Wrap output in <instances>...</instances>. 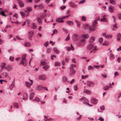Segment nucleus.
<instances>
[{
    "label": "nucleus",
    "instance_id": "obj_1",
    "mask_svg": "<svg viewBox=\"0 0 121 121\" xmlns=\"http://www.w3.org/2000/svg\"><path fill=\"white\" fill-rule=\"evenodd\" d=\"M26 54L23 55L22 57V60L20 62V64L24 66H26L27 63V62L26 59Z\"/></svg>",
    "mask_w": 121,
    "mask_h": 121
},
{
    "label": "nucleus",
    "instance_id": "obj_2",
    "mask_svg": "<svg viewBox=\"0 0 121 121\" xmlns=\"http://www.w3.org/2000/svg\"><path fill=\"white\" fill-rule=\"evenodd\" d=\"M76 72V71L73 68H70L69 75L70 76H74Z\"/></svg>",
    "mask_w": 121,
    "mask_h": 121
},
{
    "label": "nucleus",
    "instance_id": "obj_3",
    "mask_svg": "<svg viewBox=\"0 0 121 121\" xmlns=\"http://www.w3.org/2000/svg\"><path fill=\"white\" fill-rule=\"evenodd\" d=\"M30 81V83L27 82L26 81V86L27 87H30L31 85H32L33 83V80L30 79L29 80Z\"/></svg>",
    "mask_w": 121,
    "mask_h": 121
},
{
    "label": "nucleus",
    "instance_id": "obj_4",
    "mask_svg": "<svg viewBox=\"0 0 121 121\" xmlns=\"http://www.w3.org/2000/svg\"><path fill=\"white\" fill-rule=\"evenodd\" d=\"M79 36L77 34H74L73 35V39L74 41H76L79 39Z\"/></svg>",
    "mask_w": 121,
    "mask_h": 121
},
{
    "label": "nucleus",
    "instance_id": "obj_5",
    "mask_svg": "<svg viewBox=\"0 0 121 121\" xmlns=\"http://www.w3.org/2000/svg\"><path fill=\"white\" fill-rule=\"evenodd\" d=\"M5 68L8 71H10L13 70V68L12 65H8L5 67Z\"/></svg>",
    "mask_w": 121,
    "mask_h": 121
},
{
    "label": "nucleus",
    "instance_id": "obj_6",
    "mask_svg": "<svg viewBox=\"0 0 121 121\" xmlns=\"http://www.w3.org/2000/svg\"><path fill=\"white\" fill-rule=\"evenodd\" d=\"M94 45L92 44H89L87 47V49L88 50H90L93 49L94 48Z\"/></svg>",
    "mask_w": 121,
    "mask_h": 121
},
{
    "label": "nucleus",
    "instance_id": "obj_7",
    "mask_svg": "<svg viewBox=\"0 0 121 121\" xmlns=\"http://www.w3.org/2000/svg\"><path fill=\"white\" fill-rule=\"evenodd\" d=\"M17 1L20 7H22L24 6V3L21 0H17Z\"/></svg>",
    "mask_w": 121,
    "mask_h": 121
},
{
    "label": "nucleus",
    "instance_id": "obj_8",
    "mask_svg": "<svg viewBox=\"0 0 121 121\" xmlns=\"http://www.w3.org/2000/svg\"><path fill=\"white\" fill-rule=\"evenodd\" d=\"M63 19H62V18H58L56 19V21L58 22H64V21L63 20Z\"/></svg>",
    "mask_w": 121,
    "mask_h": 121
},
{
    "label": "nucleus",
    "instance_id": "obj_9",
    "mask_svg": "<svg viewBox=\"0 0 121 121\" xmlns=\"http://www.w3.org/2000/svg\"><path fill=\"white\" fill-rule=\"evenodd\" d=\"M2 74L5 77L8 78H9V74L7 72H4L2 73Z\"/></svg>",
    "mask_w": 121,
    "mask_h": 121
},
{
    "label": "nucleus",
    "instance_id": "obj_10",
    "mask_svg": "<svg viewBox=\"0 0 121 121\" xmlns=\"http://www.w3.org/2000/svg\"><path fill=\"white\" fill-rule=\"evenodd\" d=\"M79 99L80 101H82L83 100V102H85L87 103V102H89L88 100L85 97L82 98L81 99Z\"/></svg>",
    "mask_w": 121,
    "mask_h": 121
},
{
    "label": "nucleus",
    "instance_id": "obj_11",
    "mask_svg": "<svg viewBox=\"0 0 121 121\" xmlns=\"http://www.w3.org/2000/svg\"><path fill=\"white\" fill-rule=\"evenodd\" d=\"M39 79L43 80H45L46 79L45 76L43 75H42L39 76Z\"/></svg>",
    "mask_w": 121,
    "mask_h": 121
},
{
    "label": "nucleus",
    "instance_id": "obj_12",
    "mask_svg": "<svg viewBox=\"0 0 121 121\" xmlns=\"http://www.w3.org/2000/svg\"><path fill=\"white\" fill-rule=\"evenodd\" d=\"M97 100L95 98H94L91 100V101L92 103L94 104H96L97 103Z\"/></svg>",
    "mask_w": 121,
    "mask_h": 121
},
{
    "label": "nucleus",
    "instance_id": "obj_13",
    "mask_svg": "<svg viewBox=\"0 0 121 121\" xmlns=\"http://www.w3.org/2000/svg\"><path fill=\"white\" fill-rule=\"evenodd\" d=\"M36 89L37 90L40 91L42 90V86L40 85H38L36 87Z\"/></svg>",
    "mask_w": 121,
    "mask_h": 121
},
{
    "label": "nucleus",
    "instance_id": "obj_14",
    "mask_svg": "<svg viewBox=\"0 0 121 121\" xmlns=\"http://www.w3.org/2000/svg\"><path fill=\"white\" fill-rule=\"evenodd\" d=\"M121 36V35L120 33L118 34L117 36V40L118 41H119Z\"/></svg>",
    "mask_w": 121,
    "mask_h": 121
},
{
    "label": "nucleus",
    "instance_id": "obj_15",
    "mask_svg": "<svg viewBox=\"0 0 121 121\" xmlns=\"http://www.w3.org/2000/svg\"><path fill=\"white\" fill-rule=\"evenodd\" d=\"M15 83L14 82H13L9 86V88L10 89L13 88L14 87Z\"/></svg>",
    "mask_w": 121,
    "mask_h": 121
},
{
    "label": "nucleus",
    "instance_id": "obj_16",
    "mask_svg": "<svg viewBox=\"0 0 121 121\" xmlns=\"http://www.w3.org/2000/svg\"><path fill=\"white\" fill-rule=\"evenodd\" d=\"M70 6L72 8H75L77 7V5L74 3H71Z\"/></svg>",
    "mask_w": 121,
    "mask_h": 121
},
{
    "label": "nucleus",
    "instance_id": "obj_17",
    "mask_svg": "<svg viewBox=\"0 0 121 121\" xmlns=\"http://www.w3.org/2000/svg\"><path fill=\"white\" fill-rule=\"evenodd\" d=\"M95 38L94 37H92L90 39L89 42L90 43H92L95 40Z\"/></svg>",
    "mask_w": 121,
    "mask_h": 121
},
{
    "label": "nucleus",
    "instance_id": "obj_18",
    "mask_svg": "<svg viewBox=\"0 0 121 121\" xmlns=\"http://www.w3.org/2000/svg\"><path fill=\"white\" fill-rule=\"evenodd\" d=\"M35 95V94L34 92H32L30 94L29 96L30 99H32L34 97Z\"/></svg>",
    "mask_w": 121,
    "mask_h": 121
},
{
    "label": "nucleus",
    "instance_id": "obj_19",
    "mask_svg": "<svg viewBox=\"0 0 121 121\" xmlns=\"http://www.w3.org/2000/svg\"><path fill=\"white\" fill-rule=\"evenodd\" d=\"M83 93H85L86 94H90V92L88 90H85L83 92Z\"/></svg>",
    "mask_w": 121,
    "mask_h": 121
},
{
    "label": "nucleus",
    "instance_id": "obj_20",
    "mask_svg": "<svg viewBox=\"0 0 121 121\" xmlns=\"http://www.w3.org/2000/svg\"><path fill=\"white\" fill-rule=\"evenodd\" d=\"M92 84H94V83L92 81H88L87 82V84L89 86H90Z\"/></svg>",
    "mask_w": 121,
    "mask_h": 121
},
{
    "label": "nucleus",
    "instance_id": "obj_21",
    "mask_svg": "<svg viewBox=\"0 0 121 121\" xmlns=\"http://www.w3.org/2000/svg\"><path fill=\"white\" fill-rule=\"evenodd\" d=\"M36 19L37 20L39 24H41L42 23V21L41 19L39 17H38Z\"/></svg>",
    "mask_w": 121,
    "mask_h": 121
},
{
    "label": "nucleus",
    "instance_id": "obj_22",
    "mask_svg": "<svg viewBox=\"0 0 121 121\" xmlns=\"http://www.w3.org/2000/svg\"><path fill=\"white\" fill-rule=\"evenodd\" d=\"M53 50L54 52L57 54H59V51L58 50L57 48H53Z\"/></svg>",
    "mask_w": 121,
    "mask_h": 121
},
{
    "label": "nucleus",
    "instance_id": "obj_23",
    "mask_svg": "<svg viewBox=\"0 0 121 121\" xmlns=\"http://www.w3.org/2000/svg\"><path fill=\"white\" fill-rule=\"evenodd\" d=\"M109 43V42L108 41H106L104 42V43L102 44V45H103L107 46L108 45Z\"/></svg>",
    "mask_w": 121,
    "mask_h": 121
},
{
    "label": "nucleus",
    "instance_id": "obj_24",
    "mask_svg": "<svg viewBox=\"0 0 121 121\" xmlns=\"http://www.w3.org/2000/svg\"><path fill=\"white\" fill-rule=\"evenodd\" d=\"M89 30L91 31H93L95 30V28L93 27H90L89 29Z\"/></svg>",
    "mask_w": 121,
    "mask_h": 121
},
{
    "label": "nucleus",
    "instance_id": "obj_25",
    "mask_svg": "<svg viewBox=\"0 0 121 121\" xmlns=\"http://www.w3.org/2000/svg\"><path fill=\"white\" fill-rule=\"evenodd\" d=\"M109 11L110 13H112L114 12L113 9L112 7V6H110L109 8Z\"/></svg>",
    "mask_w": 121,
    "mask_h": 121
},
{
    "label": "nucleus",
    "instance_id": "obj_26",
    "mask_svg": "<svg viewBox=\"0 0 121 121\" xmlns=\"http://www.w3.org/2000/svg\"><path fill=\"white\" fill-rule=\"evenodd\" d=\"M66 23L69 25H73V22L71 21H67L66 22Z\"/></svg>",
    "mask_w": 121,
    "mask_h": 121
},
{
    "label": "nucleus",
    "instance_id": "obj_27",
    "mask_svg": "<svg viewBox=\"0 0 121 121\" xmlns=\"http://www.w3.org/2000/svg\"><path fill=\"white\" fill-rule=\"evenodd\" d=\"M32 26L31 28H33L34 29H35L36 28V26L35 25V24L34 23H32Z\"/></svg>",
    "mask_w": 121,
    "mask_h": 121
},
{
    "label": "nucleus",
    "instance_id": "obj_28",
    "mask_svg": "<svg viewBox=\"0 0 121 121\" xmlns=\"http://www.w3.org/2000/svg\"><path fill=\"white\" fill-rule=\"evenodd\" d=\"M110 3L112 4H115V2L114 0H109Z\"/></svg>",
    "mask_w": 121,
    "mask_h": 121
},
{
    "label": "nucleus",
    "instance_id": "obj_29",
    "mask_svg": "<svg viewBox=\"0 0 121 121\" xmlns=\"http://www.w3.org/2000/svg\"><path fill=\"white\" fill-rule=\"evenodd\" d=\"M25 45L26 46L30 47V44L29 42H27L25 43Z\"/></svg>",
    "mask_w": 121,
    "mask_h": 121
},
{
    "label": "nucleus",
    "instance_id": "obj_30",
    "mask_svg": "<svg viewBox=\"0 0 121 121\" xmlns=\"http://www.w3.org/2000/svg\"><path fill=\"white\" fill-rule=\"evenodd\" d=\"M100 21L101 22H106L107 20L106 18L104 17L101 19Z\"/></svg>",
    "mask_w": 121,
    "mask_h": 121
},
{
    "label": "nucleus",
    "instance_id": "obj_31",
    "mask_svg": "<svg viewBox=\"0 0 121 121\" xmlns=\"http://www.w3.org/2000/svg\"><path fill=\"white\" fill-rule=\"evenodd\" d=\"M20 13L22 16V17L24 18L25 17V14L22 11H21L20 12Z\"/></svg>",
    "mask_w": 121,
    "mask_h": 121
},
{
    "label": "nucleus",
    "instance_id": "obj_32",
    "mask_svg": "<svg viewBox=\"0 0 121 121\" xmlns=\"http://www.w3.org/2000/svg\"><path fill=\"white\" fill-rule=\"evenodd\" d=\"M49 66L48 65H47L43 67V69H45L46 70H47V69H48L49 68Z\"/></svg>",
    "mask_w": 121,
    "mask_h": 121
},
{
    "label": "nucleus",
    "instance_id": "obj_33",
    "mask_svg": "<svg viewBox=\"0 0 121 121\" xmlns=\"http://www.w3.org/2000/svg\"><path fill=\"white\" fill-rule=\"evenodd\" d=\"M109 88V86H105L103 87L104 90H108Z\"/></svg>",
    "mask_w": 121,
    "mask_h": 121
},
{
    "label": "nucleus",
    "instance_id": "obj_34",
    "mask_svg": "<svg viewBox=\"0 0 121 121\" xmlns=\"http://www.w3.org/2000/svg\"><path fill=\"white\" fill-rule=\"evenodd\" d=\"M62 79L64 82H66L67 80V79L65 76H64L63 77Z\"/></svg>",
    "mask_w": 121,
    "mask_h": 121
},
{
    "label": "nucleus",
    "instance_id": "obj_35",
    "mask_svg": "<svg viewBox=\"0 0 121 121\" xmlns=\"http://www.w3.org/2000/svg\"><path fill=\"white\" fill-rule=\"evenodd\" d=\"M86 20V18L84 16H82V20L83 21H85Z\"/></svg>",
    "mask_w": 121,
    "mask_h": 121
},
{
    "label": "nucleus",
    "instance_id": "obj_36",
    "mask_svg": "<svg viewBox=\"0 0 121 121\" xmlns=\"http://www.w3.org/2000/svg\"><path fill=\"white\" fill-rule=\"evenodd\" d=\"M40 17L42 18H43L46 16V15L43 13H41L40 14Z\"/></svg>",
    "mask_w": 121,
    "mask_h": 121
},
{
    "label": "nucleus",
    "instance_id": "obj_37",
    "mask_svg": "<svg viewBox=\"0 0 121 121\" xmlns=\"http://www.w3.org/2000/svg\"><path fill=\"white\" fill-rule=\"evenodd\" d=\"M14 105L16 108H18V105L16 103H14Z\"/></svg>",
    "mask_w": 121,
    "mask_h": 121
},
{
    "label": "nucleus",
    "instance_id": "obj_38",
    "mask_svg": "<svg viewBox=\"0 0 121 121\" xmlns=\"http://www.w3.org/2000/svg\"><path fill=\"white\" fill-rule=\"evenodd\" d=\"M4 11H1L0 12V14L3 16H6V15L4 14Z\"/></svg>",
    "mask_w": 121,
    "mask_h": 121
},
{
    "label": "nucleus",
    "instance_id": "obj_39",
    "mask_svg": "<svg viewBox=\"0 0 121 121\" xmlns=\"http://www.w3.org/2000/svg\"><path fill=\"white\" fill-rule=\"evenodd\" d=\"M35 100V101L38 102L40 101V99L39 98L37 97H36L35 98V100Z\"/></svg>",
    "mask_w": 121,
    "mask_h": 121
},
{
    "label": "nucleus",
    "instance_id": "obj_40",
    "mask_svg": "<svg viewBox=\"0 0 121 121\" xmlns=\"http://www.w3.org/2000/svg\"><path fill=\"white\" fill-rule=\"evenodd\" d=\"M46 65V63L44 61H42L41 62L40 65L42 66L45 65Z\"/></svg>",
    "mask_w": 121,
    "mask_h": 121
},
{
    "label": "nucleus",
    "instance_id": "obj_41",
    "mask_svg": "<svg viewBox=\"0 0 121 121\" xmlns=\"http://www.w3.org/2000/svg\"><path fill=\"white\" fill-rule=\"evenodd\" d=\"M77 117L76 118L77 120H80L82 117V116L81 115H80L78 117Z\"/></svg>",
    "mask_w": 121,
    "mask_h": 121
},
{
    "label": "nucleus",
    "instance_id": "obj_42",
    "mask_svg": "<svg viewBox=\"0 0 121 121\" xmlns=\"http://www.w3.org/2000/svg\"><path fill=\"white\" fill-rule=\"evenodd\" d=\"M58 30L56 29H54L53 30V33L54 34H56L57 33Z\"/></svg>",
    "mask_w": 121,
    "mask_h": 121
},
{
    "label": "nucleus",
    "instance_id": "obj_43",
    "mask_svg": "<svg viewBox=\"0 0 121 121\" xmlns=\"http://www.w3.org/2000/svg\"><path fill=\"white\" fill-rule=\"evenodd\" d=\"M88 77V76L87 75H86L85 76H84L83 75H82V79H84L86 78H87Z\"/></svg>",
    "mask_w": 121,
    "mask_h": 121
},
{
    "label": "nucleus",
    "instance_id": "obj_44",
    "mask_svg": "<svg viewBox=\"0 0 121 121\" xmlns=\"http://www.w3.org/2000/svg\"><path fill=\"white\" fill-rule=\"evenodd\" d=\"M2 66L1 67V69H3L5 67V66L6 65V63L3 62L2 63Z\"/></svg>",
    "mask_w": 121,
    "mask_h": 121
},
{
    "label": "nucleus",
    "instance_id": "obj_45",
    "mask_svg": "<svg viewBox=\"0 0 121 121\" xmlns=\"http://www.w3.org/2000/svg\"><path fill=\"white\" fill-rule=\"evenodd\" d=\"M97 21L96 20H95L94 22L92 23V25L93 26L95 25L97 23Z\"/></svg>",
    "mask_w": 121,
    "mask_h": 121
},
{
    "label": "nucleus",
    "instance_id": "obj_46",
    "mask_svg": "<svg viewBox=\"0 0 121 121\" xmlns=\"http://www.w3.org/2000/svg\"><path fill=\"white\" fill-rule=\"evenodd\" d=\"M27 9L28 11L29 12H30L32 10V9L30 7H27Z\"/></svg>",
    "mask_w": 121,
    "mask_h": 121
},
{
    "label": "nucleus",
    "instance_id": "obj_47",
    "mask_svg": "<svg viewBox=\"0 0 121 121\" xmlns=\"http://www.w3.org/2000/svg\"><path fill=\"white\" fill-rule=\"evenodd\" d=\"M70 16V15L69 14L67 16H63V17H62V19H64L65 18H66Z\"/></svg>",
    "mask_w": 121,
    "mask_h": 121
},
{
    "label": "nucleus",
    "instance_id": "obj_48",
    "mask_svg": "<svg viewBox=\"0 0 121 121\" xmlns=\"http://www.w3.org/2000/svg\"><path fill=\"white\" fill-rule=\"evenodd\" d=\"M14 59V57L13 56H10L9 57V60L11 61H13Z\"/></svg>",
    "mask_w": 121,
    "mask_h": 121
},
{
    "label": "nucleus",
    "instance_id": "obj_49",
    "mask_svg": "<svg viewBox=\"0 0 121 121\" xmlns=\"http://www.w3.org/2000/svg\"><path fill=\"white\" fill-rule=\"evenodd\" d=\"M60 63L59 62H56L55 63V66H59L60 65Z\"/></svg>",
    "mask_w": 121,
    "mask_h": 121
},
{
    "label": "nucleus",
    "instance_id": "obj_50",
    "mask_svg": "<svg viewBox=\"0 0 121 121\" xmlns=\"http://www.w3.org/2000/svg\"><path fill=\"white\" fill-rule=\"evenodd\" d=\"M86 1V0H83L80 1L79 3V4H82L84 2H85Z\"/></svg>",
    "mask_w": 121,
    "mask_h": 121
},
{
    "label": "nucleus",
    "instance_id": "obj_51",
    "mask_svg": "<svg viewBox=\"0 0 121 121\" xmlns=\"http://www.w3.org/2000/svg\"><path fill=\"white\" fill-rule=\"evenodd\" d=\"M83 37L84 38H87L89 37V36L88 34H85L83 35Z\"/></svg>",
    "mask_w": 121,
    "mask_h": 121
},
{
    "label": "nucleus",
    "instance_id": "obj_52",
    "mask_svg": "<svg viewBox=\"0 0 121 121\" xmlns=\"http://www.w3.org/2000/svg\"><path fill=\"white\" fill-rule=\"evenodd\" d=\"M76 67V66L75 65H72L70 66V68H75Z\"/></svg>",
    "mask_w": 121,
    "mask_h": 121
},
{
    "label": "nucleus",
    "instance_id": "obj_53",
    "mask_svg": "<svg viewBox=\"0 0 121 121\" xmlns=\"http://www.w3.org/2000/svg\"><path fill=\"white\" fill-rule=\"evenodd\" d=\"M34 33V32L32 31H31V33L30 35L29 36L30 37H32Z\"/></svg>",
    "mask_w": 121,
    "mask_h": 121
},
{
    "label": "nucleus",
    "instance_id": "obj_54",
    "mask_svg": "<svg viewBox=\"0 0 121 121\" xmlns=\"http://www.w3.org/2000/svg\"><path fill=\"white\" fill-rule=\"evenodd\" d=\"M100 108L101 110H104L105 109V107L104 105L100 107Z\"/></svg>",
    "mask_w": 121,
    "mask_h": 121
},
{
    "label": "nucleus",
    "instance_id": "obj_55",
    "mask_svg": "<svg viewBox=\"0 0 121 121\" xmlns=\"http://www.w3.org/2000/svg\"><path fill=\"white\" fill-rule=\"evenodd\" d=\"M83 104H84L85 105H89L90 106H92V104H90L85 102H83Z\"/></svg>",
    "mask_w": 121,
    "mask_h": 121
},
{
    "label": "nucleus",
    "instance_id": "obj_56",
    "mask_svg": "<svg viewBox=\"0 0 121 121\" xmlns=\"http://www.w3.org/2000/svg\"><path fill=\"white\" fill-rule=\"evenodd\" d=\"M118 18L120 20L121 19V13H119L118 15Z\"/></svg>",
    "mask_w": 121,
    "mask_h": 121
},
{
    "label": "nucleus",
    "instance_id": "obj_57",
    "mask_svg": "<svg viewBox=\"0 0 121 121\" xmlns=\"http://www.w3.org/2000/svg\"><path fill=\"white\" fill-rule=\"evenodd\" d=\"M13 16L16 18H17L18 17V16L16 13H15Z\"/></svg>",
    "mask_w": 121,
    "mask_h": 121
},
{
    "label": "nucleus",
    "instance_id": "obj_58",
    "mask_svg": "<svg viewBox=\"0 0 121 121\" xmlns=\"http://www.w3.org/2000/svg\"><path fill=\"white\" fill-rule=\"evenodd\" d=\"M27 93H25L23 95V97L24 98H26L27 97Z\"/></svg>",
    "mask_w": 121,
    "mask_h": 121
},
{
    "label": "nucleus",
    "instance_id": "obj_59",
    "mask_svg": "<svg viewBox=\"0 0 121 121\" xmlns=\"http://www.w3.org/2000/svg\"><path fill=\"white\" fill-rule=\"evenodd\" d=\"M66 7L65 6H63L61 7H60V9L62 10H63Z\"/></svg>",
    "mask_w": 121,
    "mask_h": 121
},
{
    "label": "nucleus",
    "instance_id": "obj_60",
    "mask_svg": "<svg viewBox=\"0 0 121 121\" xmlns=\"http://www.w3.org/2000/svg\"><path fill=\"white\" fill-rule=\"evenodd\" d=\"M48 44V42H47L44 43V46L47 47V46Z\"/></svg>",
    "mask_w": 121,
    "mask_h": 121
},
{
    "label": "nucleus",
    "instance_id": "obj_61",
    "mask_svg": "<svg viewBox=\"0 0 121 121\" xmlns=\"http://www.w3.org/2000/svg\"><path fill=\"white\" fill-rule=\"evenodd\" d=\"M99 42L101 43L103 42V39L102 38H101L99 40Z\"/></svg>",
    "mask_w": 121,
    "mask_h": 121
},
{
    "label": "nucleus",
    "instance_id": "obj_62",
    "mask_svg": "<svg viewBox=\"0 0 121 121\" xmlns=\"http://www.w3.org/2000/svg\"><path fill=\"white\" fill-rule=\"evenodd\" d=\"M74 90L76 91L77 89V86L76 85H75L74 86Z\"/></svg>",
    "mask_w": 121,
    "mask_h": 121
},
{
    "label": "nucleus",
    "instance_id": "obj_63",
    "mask_svg": "<svg viewBox=\"0 0 121 121\" xmlns=\"http://www.w3.org/2000/svg\"><path fill=\"white\" fill-rule=\"evenodd\" d=\"M98 119L101 121H104V119L101 117H100Z\"/></svg>",
    "mask_w": 121,
    "mask_h": 121
},
{
    "label": "nucleus",
    "instance_id": "obj_64",
    "mask_svg": "<svg viewBox=\"0 0 121 121\" xmlns=\"http://www.w3.org/2000/svg\"><path fill=\"white\" fill-rule=\"evenodd\" d=\"M101 75L102 77L104 78H107V75H104L103 74H102Z\"/></svg>",
    "mask_w": 121,
    "mask_h": 121
}]
</instances>
